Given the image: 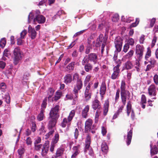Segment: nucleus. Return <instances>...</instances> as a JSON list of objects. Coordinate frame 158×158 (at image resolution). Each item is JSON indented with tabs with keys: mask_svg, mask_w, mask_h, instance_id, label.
Instances as JSON below:
<instances>
[{
	"mask_svg": "<svg viewBox=\"0 0 158 158\" xmlns=\"http://www.w3.org/2000/svg\"><path fill=\"white\" fill-rule=\"evenodd\" d=\"M59 109V106L57 105L52 109L50 113V117L49 118V123L48 125V128L49 129H53L54 127L57 120L59 117L58 112Z\"/></svg>",
	"mask_w": 158,
	"mask_h": 158,
	"instance_id": "f257e3e1",
	"label": "nucleus"
},
{
	"mask_svg": "<svg viewBox=\"0 0 158 158\" xmlns=\"http://www.w3.org/2000/svg\"><path fill=\"white\" fill-rule=\"evenodd\" d=\"M121 95L122 102L124 105L126 104V98H129L130 97V93L127 90H126L125 83L124 81H122L121 85Z\"/></svg>",
	"mask_w": 158,
	"mask_h": 158,
	"instance_id": "f03ea898",
	"label": "nucleus"
},
{
	"mask_svg": "<svg viewBox=\"0 0 158 158\" xmlns=\"http://www.w3.org/2000/svg\"><path fill=\"white\" fill-rule=\"evenodd\" d=\"M92 124L93 121L91 119L89 118L86 120L85 123V132L88 133L91 132L93 134L95 133V126L92 125Z\"/></svg>",
	"mask_w": 158,
	"mask_h": 158,
	"instance_id": "7ed1b4c3",
	"label": "nucleus"
},
{
	"mask_svg": "<svg viewBox=\"0 0 158 158\" xmlns=\"http://www.w3.org/2000/svg\"><path fill=\"white\" fill-rule=\"evenodd\" d=\"M14 54L15 56L14 62V64L16 65L18 63L21 57V53L19 48L17 47L15 48Z\"/></svg>",
	"mask_w": 158,
	"mask_h": 158,
	"instance_id": "20e7f679",
	"label": "nucleus"
},
{
	"mask_svg": "<svg viewBox=\"0 0 158 158\" xmlns=\"http://www.w3.org/2000/svg\"><path fill=\"white\" fill-rule=\"evenodd\" d=\"M144 48L143 45L137 44L135 47V53L139 59L140 60L142 57Z\"/></svg>",
	"mask_w": 158,
	"mask_h": 158,
	"instance_id": "39448f33",
	"label": "nucleus"
},
{
	"mask_svg": "<svg viewBox=\"0 0 158 158\" xmlns=\"http://www.w3.org/2000/svg\"><path fill=\"white\" fill-rule=\"evenodd\" d=\"M123 40L119 37L116 38L114 40V44L116 50L120 52L121 50L123 44Z\"/></svg>",
	"mask_w": 158,
	"mask_h": 158,
	"instance_id": "423d86ee",
	"label": "nucleus"
},
{
	"mask_svg": "<svg viewBox=\"0 0 158 158\" xmlns=\"http://www.w3.org/2000/svg\"><path fill=\"white\" fill-rule=\"evenodd\" d=\"M127 115L129 116L131 113V116L132 119H134L135 117V113L133 111L131 110V104L130 101H129L127 106Z\"/></svg>",
	"mask_w": 158,
	"mask_h": 158,
	"instance_id": "0eeeda50",
	"label": "nucleus"
},
{
	"mask_svg": "<svg viewBox=\"0 0 158 158\" xmlns=\"http://www.w3.org/2000/svg\"><path fill=\"white\" fill-rule=\"evenodd\" d=\"M83 85L82 81L81 79L77 80L76 86L74 87L73 91L75 94H77L78 91L81 89Z\"/></svg>",
	"mask_w": 158,
	"mask_h": 158,
	"instance_id": "6e6552de",
	"label": "nucleus"
},
{
	"mask_svg": "<svg viewBox=\"0 0 158 158\" xmlns=\"http://www.w3.org/2000/svg\"><path fill=\"white\" fill-rule=\"evenodd\" d=\"M45 18L42 15H38L33 19L34 23L35 24L36 21H37L39 23H43L45 22Z\"/></svg>",
	"mask_w": 158,
	"mask_h": 158,
	"instance_id": "1a4fd4ad",
	"label": "nucleus"
},
{
	"mask_svg": "<svg viewBox=\"0 0 158 158\" xmlns=\"http://www.w3.org/2000/svg\"><path fill=\"white\" fill-rule=\"evenodd\" d=\"M49 147V142L48 141H46L44 144L42 150V155L45 156L48 152Z\"/></svg>",
	"mask_w": 158,
	"mask_h": 158,
	"instance_id": "9d476101",
	"label": "nucleus"
},
{
	"mask_svg": "<svg viewBox=\"0 0 158 158\" xmlns=\"http://www.w3.org/2000/svg\"><path fill=\"white\" fill-rule=\"evenodd\" d=\"M132 135V128L128 132L127 136H124V139H126L127 143V145H129L131 142Z\"/></svg>",
	"mask_w": 158,
	"mask_h": 158,
	"instance_id": "9b49d317",
	"label": "nucleus"
},
{
	"mask_svg": "<svg viewBox=\"0 0 158 158\" xmlns=\"http://www.w3.org/2000/svg\"><path fill=\"white\" fill-rule=\"evenodd\" d=\"M28 32L32 39L35 38L36 35V32L34 29L32 27L31 25H29L28 28Z\"/></svg>",
	"mask_w": 158,
	"mask_h": 158,
	"instance_id": "f8f14e48",
	"label": "nucleus"
},
{
	"mask_svg": "<svg viewBox=\"0 0 158 158\" xmlns=\"http://www.w3.org/2000/svg\"><path fill=\"white\" fill-rule=\"evenodd\" d=\"M88 58L89 61L93 62L94 64H96L98 61V56L95 53L90 54L88 55Z\"/></svg>",
	"mask_w": 158,
	"mask_h": 158,
	"instance_id": "ddd939ff",
	"label": "nucleus"
},
{
	"mask_svg": "<svg viewBox=\"0 0 158 158\" xmlns=\"http://www.w3.org/2000/svg\"><path fill=\"white\" fill-rule=\"evenodd\" d=\"M107 38H104L103 35L102 34H100L98 37V38L97 40V44H98V46H100L101 43H106L107 40Z\"/></svg>",
	"mask_w": 158,
	"mask_h": 158,
	"instance_id": "4468645a",
	"label": "nucleus"
},
{
	"mask_svg": "<svg viewBox=\"0 0 158 158\" xmlns=\"http://www.w3.org/2000/svg\"><path fill=\"white\" fill-rule=\"evenodd\" d=\"M148 89V94L150 96H156V87L154 85H151L149 87Z\"/></svg>",
	"mask_w": 158,
	"mask_h": 158,
	"instance_id": "2eb2a0df",
	"label": "nucleus"
},
{
	"mask_svg": "<svg viewBox=\"0 0 158 158\" xmlns=\"http://www.w3.org/2000/svg\"><path fill=\"white\" fill-rule=\"evenodd\" d=\"M101 103L98 100L95 99L92 102V107L94 110L99 109Z\"/></svg>",
	"mask_w": 158,
	"mask_h": 158,
	"instance_id": "dca6fc26",
	"label": "nucleus"
},
{
	"mask_svg": "<svg viewBox=\"0 0 158 158\" xmlns=\"http://www.w3.org/2000/svg\"><path fill=\"white\" fill-rule=\"evenodd\" d=\"M133 66L131 62L130 61H128L123 64L122 70L130 69H132Z\"/></svg>",
	"mask_w": 158,
	"mask_h": 158,
	"instance_id": "f3484780",
	"label": "nucleus"
},
{
	"mask_svg": "<svg viewBox=\"0 0 158 158\" xmlns=\"http://www.w3.org/2000/svg\"><path fill=\"white\" fill-rule=\"evenodd\" d=\"M106 89V86L105 83L104 82H103L101 86L100 94L102 98L103 95L105 94Z\"/></svg>",
	"mask_w": 158,
	"mask_h": 158,
	"instance_id": "a211bd4d",
	"label": "nucleus"
},
{
	"mask_svg": "<svg viewBox=\"0 0 158 158\" xmlns=\"http://www.w3.org/2000/svg\"><path fill=\"white\" fill-rule=\"evenodd\" d=\"M59 140V135L58 134H56L55 135V139L52 142V143L51 144V148L50 150L51 152H52L53 151L54 148V144L57 143Z\"/></svg>",
	"mask_w": 158,
	"mask_h": 158,
	"instance_id": "6ab92c4d",
	"label": "nucleus"
},
{
	"mask_svg": "<svg viewBox=\"0 0 158 158\" xmlns=\"http://www.w3.org/2000/svg\"><path fill=\"white\" fill-rule=\"evenodd\" d=\"M79 146H75L73 147V149L74 153L71 156V158H75L76 156L79 154L80 151L79 150Z\"/></svg>",
	"mask_w": 158,
	"mask_h": 158,
	"instance_id": "aec40b11",
	"label": "nucleus"
},
{
	"mask_svg": "<svg viewBox=\"0 0 158 158\" xmlns=\"http://www.w3.org/2000/svg\"><path fill=\"white\" fill-rule=\"evenodd\" d=\"M152 144H151L150 146L151 147L150 153L152 156L157 154L158 153V148L156 145L152 147Z\"/></svg>",
	"mask_w": 158,
	"mask_h": 158,
	"instance_id": "412c9836",
	"label": "nucleus"
},
{
	"mask_svg": "<svg viewBox=\"0 0 158 158\" xmlns=\"http://www.w3.org/2000/svg\"><path fill=\"white\" fill-rule=\"evenodd\" d=\"M89 106L88 105L86 106L83 110L82 114V116L84 118H86L88 115V112L89 110Z\"/></svg>",
	"mask_w": 158,
	"mask_h": 158,
	"instance_id": "4be33fe9",
	"label": "nucleus"
},
{
	"mask_svg": "<svg viewBox=\"0 0 158 158\" xmlns=\"http://www.w3.org/2000/svg\"><path fill=\"white\" fill-rule=\"evenodd\" d=\"M122 20L123 21L127 23H129L133 21L134 20L133 18L131 17H125L124 16H122Z\"/></svg>",
	"mask_w": 158,
	"mask_h": 158,
	"instance_id": "5701e85b",
	"label": "nucleus"
},
{
	"mask_svg": "<svg viewBox=\"0 0 158 158\" xmlns=\"http://www.w3.org/2000/svg\"><path fill=\"white\" fill-rule=\"evenodd\" d=\"M118 62L117 63V64L116 66L114 67L113 68V71L114 72L117 73H119L120 72V69L119 67L121 65V61L120 60H118Z\"/></svg>",
	"mask_w": 158,
	"mask_h": 158,
	"instance_id": "b1692460",
	"label": "nucleus"
},
{
	"mask_svg": "<svg viewBox=\"0 0 158 158\" xmlns=\"http://www.w3.org/2000/svg\"><path fill=\"white\" fill-rule=\"evenodd\" d=\"M64 82L66 84L70 83L72 80V76L70 74L66 75L64 76Z\"/></svg>",
	"mask_w": 158,
	"mask_h": 158,
	"instance_id": "393cba45",
	"label": "nucleus"
},
{
	"mask_svg": "<svg viewBox=\"0 0 158 158\" xmlns=\"http://www.w3.org/2000/svg\"><path fill=\"white\" fill-rule=\"evenodd\" d=\"M109 106V104L108 102H105L103 110V114L104 116H106L108 110V108Z\"/></svg>",
	"mask_w": 158,
	"mask_h": 158,
	"instance_id": "a878e982",
	"label": "nucleus"
},
{
	"mask_svg": "<svg viewBox=\"0 0 158 158\" xmlns=\"http://www.w3.org/2000/svg\"><path fill=\"white\" fill-rule=\"evenodd\" d=\"M84 152L85 153H88L91 156L93 155V152L92 148L90 147V146L88 148H86V147H85Z\"/></svg>",
	"mask_w": 158,
	"mask_h": 158,
	"instance_id": "bb28decb",
	"label": "nucleus"
},
{
	"mask_svg": "<svg viewBox=\"0 0 158 158\" xmlns=\"http://www.w3.org/2000/svg\"><path fill=\"white\" fill-rule=\"evenodd\" d=\"M93 85V82H90L86 86L85 89V93H91L90 89L91 87Z\"/></svg>",
	"mask_w": 158,
	"mask_h": 158,
	"instance_id": "cd10ccee",
	"label": "nucleus"
},
{
	"mask_svg": "<svg viewBox=\"0 0 158 158\" xmlns=\"http://www.w3.org/2000/svg\"><path fill=\"white\" fill-rule=\"evenodd\" d=\"M86 72H89L93 68V66L90 63L87 64L84 66Z\"/></svg>",
	"mask_w": 158,
	"mask_h": 158,
	"instance_id": "c85d7f7f",
	"label": "nucleus"
},
{
	"mask_svg": "<svg viewBox=\"0 0 158 158\" xmlns=\"http://www.w3.org/2000/svg\"><path fill=\"white\" fill-rule=\"evenodd\" d=\"M90 141L91 137L89 135H88L85 140V147H86V148H88L90 146L91 143Z\"/></svg>",
	"mask_w": 158,
	"mask_h": 158,
	"instance_id": "c756f323",
	"label": "nucleus"
},
{
	"mask_svg": "<svg viewBox=\"0 0 158 158\" xmlns=\"http://www.w3.org/2000/svg\"><path fill=\"white\" fill-rule=\"evenodd\" d=\"M91 76L90 75H88L86 77L84 81V86H85L87 85V84L89 82V81L91 78Z\"/></svg>",
	"mask_w": 158,
	"mask_h": 158,
	"instance_id": "7c9ffc66",
	"label": "nucleus"
},
{
	"mask_svg": "<svg viewBox=\"0 0 158 158\" xmlns=\"http://www.w3.org/2000/svg\"><path fill=\"white\" fill-rule=\"evenodd\" d=\"M101 149L102 151L105 153L107 152L108 147L105 142H104L102 143L101 146Z\"/></svg>",
	"mask_w": 158,
	"mask_h": 158,
	"instance_id": "2f4dec72",
	"label": "nucleus"
},
{
	"mask_svg": "<svg viewBox=\"0 0 158 158\" xmlns=\"http://www.w3.org/2000/svg\"><path fill=\"white\" fill-rule=\"evenodd\" d=\"M134 53V51L133 50H130L129 52L127 53L125 56L126 58L129 59H131Z\"/></svg>",
	"mask_w": 158,
	"mask_h": 158,
	"instance_id": "473e14b6",
	"label": "nucleus"
},
{
	"mask_svg": "<svg viewBox=\"0 0 158 158\" xmlns=\"http://www.w3.org/2000/svg\"><path fill=\"white\" fill-rule=\"evenodd\" d=\"M74 65L75 63L74 62H72L69 64L66 68V70H73L74 69Z\"/></svg>",
	"mask_w": 158,
	"mask_h": 158,
	"instance_id": "72a5a7b5",
	"label": "nucleus"
},
{
	"mask_svg": "<svg viewBox=\"0 0 158 158\" xmlns=\"http://www.w3.org/2000/svg\"><path fill=\"white\" fill-rule=\"evenodd\" d=\"M147 51L145 56V58L147 60H148V59L151 56V51L149 47H148L147 49Z\"/></svg>",
	"mask_w": 158,
	"mask_h": 158,
	"instance_id": "f704fd0d",
	"label": "nucleus"
},
{
	"mask_svg": "<svg viewBox=\"0 0 158 158\" xmlns=\"http://www.w3.org/2000/svg\"><path fill=\"white\" fill-rule=\"evenodd\" d=\"M75 114V111L74 110H72L69 113V115L68 118V121H71Z\"/></svg>",
	"mask_w": 158,
	"mask_h": 158,
	"instance_id": "c9c22d12",
	"label": "nucleus"
},
{
	"mask_svg": "<svg viewBox=\"0 0 158 158\" xmlns=\"http://www.w3.org/2000/svg\"><path fill=\"white\" fill-rule=\"evenodd\" d=\"M119 19L118 14H115L113 15L112 16V20L114 22H117Z\"/></svg>",
	"mask_w": 158,
	"mask_h": 158,
	"instance_id": "e433bc0d",
	"label": "nucleus"
},
{
	"mask_svg": "<svg viewBox=\"0 0 158 158\" xmlns=\"http://www.w3.org/2000/svg\"><path fill=\"white\" fill-rule=\"evenodd\" d=\"M44 110L43 109L41 110L40 113L38 115L37 117V119L38 120L40 121L43 119L44 115Z\"/></svg>",
	"mask_w": 158,
	"mask_h": 158,
	"instance_id": "4c0bfd02",
	"label": "nucleus"
},
{
	"mask_svg": "<svg viewBox=\"0 0 158 158\" xmlns=\"http://www.w3.org/2000/svg\"><path fill=\"white\" fill-rule=\"evenodd\" d=\"M135 43V41L134 40L131 38H128L127 40V43L126 44H128V45H129L133 46L134 45Z\"/></svg>",
	"mask_w": 158,
	"mask_h": 158,
	"instance_id": "58836bf2",
	"label": "nucleus"
},
{
	"mask_svg": "<svg viewBox=\"0 0 158 158\" xmlns=\"http://www.w3.org/2000/svg\"><path fill=\"white\" fill-rule=\"evenodd\" d=\"M39 131L40 135L43 134L46 132L43 123H42L41 127L39 130Z\"/></svg>",
	"mask_w": 158,
	"mask_h": 158,
	"instance_id": "ea45409f",
	"label": "nucleus"
},
{
	"mask_svg": "<svg viewBox=\"0 0 158 158\" xmlns=\"http://www.w3.org/2000/svg\"><path fill=\"white\" fill-rule=\"evenodd\" d=\"M139 21V19L138 18H136L135 22L133 23L130 25V27L131 28L136 27L138 24Z\"/></svg>",
	"mask_w": 158,
	"mask_h": 158,
	"instance_id": "a19ab883",
	"label": "nucleus"
},
{
	"mask_svg": "<svg viewBox=\"0 0 158 158\" xmlns=\"http://www.w3.org/2000/svg\"><path fill=\"white\" fill-rule=\"evenodd\" d=\"M6 43V40L5 38H3L1 39L0 41V46L3 48L5 46Z\"/></svg>",
	"mask_w": 158,
	"mask_h": 158,
	"instance_id": "79ce46f5",
	"label": "nucleus"
},
{
	"mask_svg": "<svg viewBox=\"0 0 158 158\" xmlns=\"http://www.w3.org/2000/svg\"><path fill=\"white\" fill-rule=\"evenodd\" d=\"M120 90L118 89L116 92V95L115 98V103L117 102L119 97Z\"/></svg>",
	"mask_w": 158,
	"mask_h": 158,
	"instance_id": "37998d69",
	"label": "nucleus"
},
{
	"mask_svg": "<svg viewBox=\"0 0 158 158\" xmlns=\"http://www.w3.org/2000/svg\"><path fill=\"white\" fill-rule=\"evenodd\" d=\"M27 33V31L25 29L23 30L20 33V38L23 39Z\"/></svg>",
	"mask_w": 158,
	"mask_h": 158,
	"instance_id": "c03bdc74",
	"label": "nucleus"
},
{
	"mask_svg": "<svg viewBox=\"0 0 158 158\" xmlns=\"http://www.w3.org/2000/svg\"><path fill=\"white\" fill-rule=\"evenodd\" d=\"M41 138L40 137H37L35 139L34 142V145H36L41 143Z\"/></svg>",
	"mask_w": 158,
	"mask_h": 158,
	"instance_id": "a18cd8bd",
	"label": "nucleus"
},
{
	"mask_svg": "<svg viewBox=\"0 0 158 158\" xmlns=\"http://www.w3.org/2000/svg\"><path fill=\"white\" fill-rule=\"evenodd\" d=\"M54 132V131L53 129L51 130L50 131L45 135V138L46 139L48 138L50 135H52Z\"/></svg>",
	"mask_w": 158,
	"mask_h": 158,
	"instance_id": "49530a36",
	"label": "nucleus"
},
{
	"mask_svg": "<svg viewBox=\"0 0 158 158\" xmlns=\"http://www.w3.org/2000/svg\"><path fill=\"white\" fill-rule=\"evenodd\" d=\"M5 101L7 103H9L10 102V97L8 93L6 94L5 97Z\"/></svg>",
	"mask_w": 158,
	"mask_h": 158,
	"instance_id": "de8ad7c7",
	"label": "nucleus"
},
{
	"mask_svg": "<svg viewBox=\"0 0 158 158\" xmlns=\"http://www.w3.org/2000/svg\"><path fill=\"white\" fill-rule=\"evenodd\" d=\"M145 36L143 35H142L139 38V42L140 44H143L145 40Z\"/></svg>",
	"mask_w": 158,
	"mask_h": 158,
	"instance_id": "09e8293b",
	"label": "nucleus"
},
{
	"mask_svg": "<svg viewBox=\"0 0 158 158\" xmlns=\"http://www.w3.org/2000/svg\"><path fill=\"white\" fill-rule=\"evenodd\" d=\"M31 131L32 132H34L36 129V123L35 122H33L32 123Z\"/></svg>",
	"mask_w": 158,
	"mask_h": 158,
	"instance_id": "8fccbe9b",
	"label": "nucleus"
},
{
	"mask_svg": "<svg viewBox=\"0 0 158 158\" xmlns=\"http://www.w3.org/2000/svg\"><path fill=\"white\" fill-rule=\"evenodd\" d=\"M10 55L9 50L7 49H5L3 52V56L6 57H8Z\"/></svg>",
	"mask_w": 158,
	"mask_h": 158,
	"instance_id": "3c124183",
	"label": "nucleus"
},
{
	"mask_svg": "<svg viewBox=\"0 0 158 158\" xmlns=\"http://www.w3.org/2000/svg\"><path fill=\"white\" fill-rule=\"evenodd\" d=\"M59 99V91H57L56 92V95L53 97L52 98V100L54 101H57Z\"/></svg>",
	"mask_w": 158,
	"mask_h": 158,
	"instance_id": "603ef678",
	"label": "nucleus"
},
{
	"mask_svg": "<svg viewBox=\"0 0 158 158\" xmlns=\"http://www.w3.org/2000/svg\"><path fill=\"white\" fill-rule=\"evenodd\" d=\"M26 143L28 145L31 146L32 141L30 137H28L26 140Z\"/></svg>",
	"mask_w": 158,
	"mask_h": 158,
	"instance_id": "864d4df0",
	"label": "nucleus"
},
{
	"mask_svg": "<svg viewBox=\"0 0 158 158\" xmlns=\"http://www.w3.org/2000/svg\"><path fill=\"white\" fill-rule=\"evenodd\" d=\"M35 145V149L36 151H39L40 150L41 148L43 146L42 144H37L36 145Z\"/></svg>",
	"mask_w": 158,
	"mask_h": 158,
	"instance_id": "5fc2aeb1",
	"label": "nucleus"
},
{
	"mask_svg": "<svg viewBox=\"0 0 158 158\" xmlns=\"http://www.w3.org/2000/svg\"><path fill=\"white\" fill-rule=\"evenodd\" d=\"M34 15L32 12H30L28 17V23H30L33 19Z\"/></svg>",
	"mask_w": 158,
	"mask_h": 158,
	"instance_id": "6e6d98bb",
	"label": "nucleus"
},
{
	"mask_svg": "<svg viewBox=\"0 0 158 158\" xmlns=\"http://www.w3.org/2000/svg\"><path fill=\"white\" fill-rule=\"evenodd\" d=\"M130 46L128 45V44H126L123 47V51L124 52H126L128 49H129Z\"/></svg>",
	"mask_w": 158,
	"mask_h": 158,
	"instance_id": "4d7b16f0",
	"label": "nucleus"
},
{
	"mask_svg": "<svg viewBox=\"0 0 158 158\" xmlns=\"http://www.w3.org/2000/svg\"><path fill=\"white\" fill-rule=\"evenodd\" d=\"M47 99L45 98L43 100L42 104L41 105V107L43 109H44L45 108L47 105Z\"/></svg>",
	"mask_w": 158,
	"mask_h": 158,
	"instance_id": "13d9d810",
	"label": "nucleus"
},
{
	"mask_svg": "<svg viewBox=\"0 0 158 158\" xmlns=\"http://www.w3.org/2000/svg\"><path fill=\"white\" fill-rule=\"evenodd\" d=\"M118 76L119 73L114 72L112 74L111 77L112 79H116L118 77Z\"/></svg>",
	"mask_w": 158,
	"mask_h": 158,
	"instance_id": "bf43d9fd",
	"label": "nucleus"
},
{
	"mask_svg": "<svg viewBox=\"0 0 158 158\" xmlns=\"http://www.w3.org/2000/svg\"><path fill=\"white\" fill-rule=\"evenodd\" d=\"M0 87L2 91L4 92L6 89V85L4 83L2 82L0 84Z\"/></svg>",
	"mask_w": 158,
	"mask_h": 158,
	"instance_id": "052dcab7",
	"label": "nucleus"
},
{
	"mask_svg": "<svg viewBox=\"0 0 158 158\" xmlns=\"http://www.w3.org/2000/svg\"><path fill=\"white\" fill-rule=\"evenodd\" d=\"M89 61V59L88 60L87 58L85 57L82 61V64L83 65H85L86 64L88 63Z\"/></svg>",
	"mask_w": 158,
	"mask_h": 158,
	"instance_id": "680f3d73",
	"label": "nucleus"
},
{
	"mask_svg": "<svg viewBox=\"0 0 158 158\" xmlns=\"http://www.w3.org/2000/svg\"><path fill=\"white\" fill-rule=\"evenodd\" d=\"M146 99L145 96L144 95H142L141 97V104H144L146 103Z\"/></svg>",
	"mask_w": 158,
	"mask_h": 158,
	"instance_id": "e2e57ef3",
	"label": "nucleus"
},
{
	"mask_svg": "<svg viewBox=\"0 0 158 158\" xmlns=\"http://www.w3.org/2000/svg\"><path fill=\"white\" fill-rule=\"evenodd\" d=\"M118 52L117 50L116 51H115L114 52V56L113 57V59L117 63L118 62V60H117L116 61V60L117 59V56H118Z\"/></svg>",
	"mask_w": 158,
	"mask_h": 158,
	"instance_id": "0e129e2a",
	"label": "nucleus"
},
{
	"mask_svg": "<svg viewBox=\"0 0 158 158\" xmlns=\"http://www.w3.org/2000/svg\"><path fill=\"white\" fill-rule=\"evenodd\" d=\"M67 123V121L66 118H64L61 123V126L63 127H65L66 126Z\"/></svg>",
	"mask_w": 158,
	"mask_h": 158,
	"instance_id": "69168bd1",
	"label": "nucleus"
},
{
	"mask_svg": "<svg viewBox=\"0 0 158 158\" xmlns=\"http://www.w3.org/2000/svg\"><path fill=\"white\" fill-rule=\"evenodd\" d=\"M107 131L106 128L104 126L102 127V133L103 135H105Z\"/></svg>",
	"mask_w": 158,
	"mask_h": 158,
	"instance_id": "338daca9",
	"label": "nucleus"
},
{
	"mask_svg": "<svg viewBox=\"0 0 158 158\" xmlns=\"http://www.w3.org/2000/svg\"><path fill=\"white\" fill-rule=\"evenodd\" d=\"M154 81L156 85L158 84V76L157 75H155L153 77Z\"/></svg>",
	"mask_w": 158,
	"mask_h": 158,
	"instance_id": "774afa93",
	"label": "nucleus"
}]
</instances>
